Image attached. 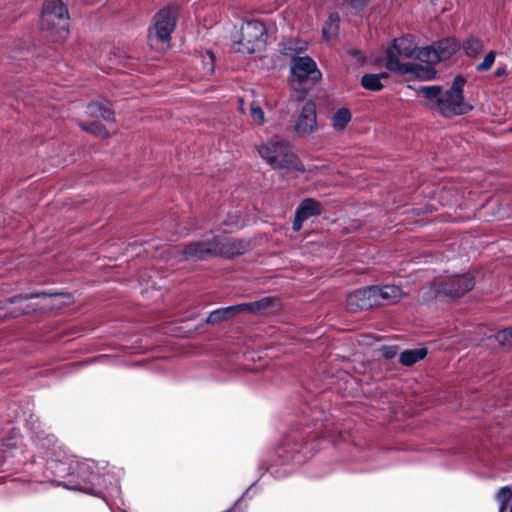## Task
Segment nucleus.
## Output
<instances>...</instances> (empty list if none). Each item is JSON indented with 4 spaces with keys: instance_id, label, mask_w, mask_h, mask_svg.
Listing matches in <instances>:
<instances>
[{
    "instance_id": "nucleus-1",
    "label": "nucleus",
    "mask_w": 512,
    "mask_h": 512,
    "mask_svg": "<svg viewBox=\"0 0 512 512\" xmlns=\"http://www.w3.org/2000/svg\"><path fill=\"white\" fill-rule=\"evenodd\" d=\"M465 84L466 79L458 75L444 94H442V87L438 85L421 86L418 92L426 97V105L430 109L437 111L445 118H451L465 115L473 109L472 105L465 102L463 94Z\"/></svg>"
},
{
    "instance_id": "nucleus-2",
    "label": "nucleus",
    "mask_w": 512,
    "mask_h": 512,
    "mask_svg": "<svg viewBox=\"0 0 512 512\" xmlns=\"http://www.w3.org/2000/svg\"><path fill=\"white\" fill-rule=\"evenodd\" d=\"M250 248V242L243 239L214 236L211 239L190 242L183 249L186 260H203L221 256L234 258L244 254Z\"/></svg>"
},
{
    "instance_id": "nucleus-3",
    "label": "nucleus",
    "mask_w": 512,
    "mask_h": 512,
    "mask_svg": "<svg viewBox=\"0 0 512 512\" xmlns=\"http://www.w3.org/2000/svg\"><path fill=\"white\" fill-rule=\"evenodd\" d=\"M417 47L413 43V40L410 37H400L394 39L392 45L386 50V68L394 73L404 75L408 73H415L420 76V73L417 71L420 68L425 72V77L427 79H432L435 77L436 71L432 68L420 67L419 65L413 63H401L399 58H414Z\"/></svg>"
},
{
    "instance_id": "nucleus-4",
    "label": "nucleus",
    "mask_w": 512,
    "mask_h": 512,
    "mask_svg": "<svg viewBox=\"0 0 512 512\" xmlns=\"http://www.w3.org/2000/svg\"><path fill=\"white\" fill-rule=\"evenodd\" d=\"M274 453L277 461L265 469L271 477H282L286 475V470H283V473H281L280 470L274 471L273 467L277 464L288 463L302 465L312 456V447L311 444L304 441L301 434L293 433L286 437L284 443Z\"/></svg>"
},
{
    "instance_id": "nucleus-5",
    "label": "nucleus",
    "mask_w": 512,
    "mask_h": 512,
    "mask_svg": "<svg viewBox=\"0 0 512 512\" xmlns=\"http://www.w3.org/2000/svg\"><path fill=\"white\" fill-rule=\"evenodd\" d=\"M260 156L274 169H287L304 172L305 167L293 153L288 142L272 139L266 145L259 147Z\"/></svg>"
},
{
    "instance_id": "nucleus-6",
    "label": "nucleus",
    "mask_w": 512,
    "mask_h": 512,
    "mask_svg": "<svg viewBox=\"0 0 512 512\" xmlns=\"http://www.w3.org/2000/svg\"><path fill=\"white\" fill-rule=\"evenodd\" d=\"M291 73L294 88L303 93L308 92L322 77L315 61L308 56H295L291 61Z\"/></svg>"
},
{
    "instance_id": "nucleus-7",
    "label": "nucleus",
    "mask_w": 512,
    "mask_h": 512,
    "mask_svg": "<svg viewBox=\"0 0 512 512\" xmlns=\"http://www.w3.org/2000/svg\"><path fill=\"white\" fill-rule=\"evenodd\" d=\"M178 7L169 6L161 9L154 16V25L149 29L148 42L151 47L164 44L170 41L171 34L176 27Z\"/></svg>"
},
{
    "instance_id": "nucleus-8",
    "label": "nucleus",
    "mask_w": 512,
    "mask_h": 512,
    "mask_svg": "<svg viewBox=\"0 0 512 512\" xmlns=\"http://www.w3.org/2000/svg\"><path fill=\"white\" fill-rule=\"evenodd\" d=\"M241 38L233 42L232 49L236 53L252 54L259 43L265 41L266 28L257 20L248 21L241 27Z\"/></svg>"
},
{
    "instance_id": "nucleus-9",
    "label": "nucleus",
    "mask_w": 512,
    "mask_h": 512,
    "mask_svg": "<svg viewBox=\"0 0 512 512\" xmlns=\"http://www.w3.org/2000/svg\"><path fill=\"white\" fill-rule=\"evenodd\" d=\"M475 286L474 276L470 273L450 276L438 284L437 293L449 300L463 297Z\"/></svg>"
},
{
    "instance_id": "nucleus-10",
    "label": "nucleus",
    "mask_w": 512,
    "mask_h": 512,
    "mask_svg": "<svg viewBox=\"0 0 512 512\" xmlns=\"http://www.w3.org/2000/svg\"><path fill=\"white\" fill-rule=\"evenodd\" d=\"M43 24L49 25L53 20L58 21V37H68L69 34V15L64 3L60 0H47L43 4L42 15Z\"/></svg>"
},
{
    "instance_id": "nucleus-11",
    "label": "nucleus",
    "mask_w": 512,
    "mask_h": 512,
    "mask_svg": "<svg viewBox=\"0 0 512 512\" xmlns=\"http://www.w3.org/2000/svg\"><path fill=\"white\" fill-rule=\"evenodd\" d=\"M372 286L357 289L351 292L346 299L347 308L352 313L376 307V300Z\"/></svg>"
},
{
    "instance_id": "nucleus-12",
    "label": "nucleus",
    "mask_w": 512,
    "mask_h": 512,
    "mask_svg": "<svg viewBox=\"0 0 512 512\" xmlns=\"http://www.w3.org/2000/svg\"><path fill=\"white\" fill-rule=\"evenodd\" d=\"M50 484L52 487L62 486L64 489L69 491L81 492L87 495L101 498L107 504L111 512H127L125 509L120 507H117L116 509L111 506L107 500L106 495L100 489L95 488V482H50Z\"/></svg>"
},
{
    "instance_id": "nucleus-13",
    "label": "nucleus",
    "mask_w": 512,
    "mask_h": 512,
    "mask_svg": "<svg viewBox=\"0 0 512 512\" xmlns=\"http://www.w3.org/2000/svg\"><path fill=\"white\" fill-rule=\"evenodd\" d=\"M317 128L316 106L313 102L303 105L295 124V131L299 136H307Z\"/></svg>"
},
{
    "instance_id": "nucleus-14",
    "label": "nucleus",
    "mask_w": 512,
    "mask_h": 512,
    "mask_svg": "<svg viewBox=\"0 0 512 512\" xmlns=\"http://www.w3.org/2000/svg\"><path fill=\"white\" fill-rule=\"evenodd\" d=\"M321 212V204L318 201L313 198L304 199L295 211L292 229L295 232L300 231L304 221L312 216L320 215Z\"/></svg>"
},
{
    "instance_id": "nucleus-15",
    "label": "nucleus",
    "mask_w": 512,
    "mask_h": 512,
    "mask_svg": "<svg viewBox=\"0 0 512 512\" xmlns=\"http://www.w3.org/2000/svg\"><path fill=\"white\" fill-rule=\"evenodd\" d=\"M279 306L275 297H263L260 300L237 304L239 313L247 312L254 315H265Z\"/></svg>"
},
{
    "instance_id": "nucleus-16",
    "label": "nucleus",
    "mask_w": 512,
    "mask_h": 512,
    "mask_svg": "<svg viewBox=\"0 0 512 512\" xmlns=\"http://www.w3.org/2000/svg\"><path fill=\"white\" fill-rule=\"evenodd\" d=\"M376 306L396 303L402 297V290L395 285L372 286Z\"/></svg>"
},
{
    "instance_id": "nucleus-17",
    "label": "nucleus",
    "mask_w": 512,
    "mask_h": 512,
    "mask_svg": "<svg viewBox=\"0 0 512 512\" xmlns=\"http://www.w3.org/2000/svg\"><path fill=\"white\" fill-rule=\"evenodd\" d=\"M259 482L252 484L238 497L233 505L223 512H247L248 503L263 489L258 485Z\"/></svg>"
},
{
    "instance_id": "nucleus-18",
    "label": "nucleus",
    "mask_w": 512,
    "mask_h": 512,
    "mask_svg": "<svg viewBox=\"0 0 512 512\" xmlns=\"http://www.w3.org/2000/svg\"><path fill=\"white\" fill-rule=\"evenodd\" d=\"M5 482H0V484H4ZM21 486H17L14 488H9L4 485H0V499H10L19 495H28L32 493L40 492V489L33 488L30 484L32 482H19Z\"/></svg>"
},
{
    "instance_id": "nucleus-19",
    "label": "nucleus",
    "mask_w": 512,
    "mask_h": 512,
    "mask_svg": "<svg viewBox=\"0 0 512 512\" xmlns=\"http://www.w3.org/2000/svg\"><path fill=\"white\" fill-rule=\"evenodd\" d=\"M436 55L439 57V62L449 59L457 50L458 44L452 38H444L438 42L433 43Z\"/></svg>"
},
{
    "instance_id": "nucleus-20",
    "label": "nucleus",
    "mask_w": 512,
    "mask_h": 512,
    "mask_svg": "<svg viewBox=\"0 0 512 512\" xmlns=\"http://www.w3.org/2000/svg\"><path fill=\"white\" fill-rule=\"evenodd\" d=\"M237 314H239L237 304L228 307H222L212 311L206 318L205 322L207 324H216L222 321L230 320Z\"/></svg>"
},
{
    "instance_id": "nucleus-21",
    "label": "nucleus",
    "mask_w": 512,
    "mask_h": 512,
    "mask_svg": "<svg viewBox=\"0 0 512 512\" xmlns=\"http://www.w3.org/2000/svg\"><path fill=\"white\" fill-rule=\"evenodd\" d=\"M498 512H512V491L509 486L501 487L495 494Z\"/></svg>"
},
{
    "instance_id": "nucleus-22",
    "label": "nucleus",
    "mask_w": 512,
    "mask_h": 512,
    "mask_svg": "<svg viewBox=\"0 0 512 512\" xmlns=\"http://www.w3.org/2000/svg\"><path fill=\"white\" fill-rule=\"evenodd\" d=\"M426 355L427 349L425 348L405 350L400 354L399 361L404 366H412L413 364L424 359Z\"/></svg>"
},
{
    "instance_id": "nucleus-23",
    "label": "nucleus",
    "mask_w": 512,
    "mask_h": 512,
    "mask_svg": "<svg viewBox=\"0 0 512 512\" xmlns=\"http://www.w3.org/2000/svg\"><path fill=\"white\" fill-rule=\"evenodd\" d=\"M387 77V73L365 74L361 78V85L370 91H380L384 87L381 83V79Z\"/></svg>"
},
{
    "instance_id": "nucleus-24",
    "label": "nucleus",
    "mask_w": 512,
    "mask_h": 512,
    "mask_svg": "<svg viewBox=\"0 0 512 512\" xmlns=\"http://www.w3.org/2000/svg\"><path fill=\"white\" fill-rule=\"evenodd\" d=\"M351 118L352 115L348 108H340L332 116V126L336 131H343Z\"/></svg>"
},
{
    "instance_id": "nucleus-25",
    "label": "nucleus",
    "mask_w": 512,
    "mask_h": 512,
    "mask_svg": "<svg viewBox=\"0 0 512 512\" xmlns=\"http://www.w3.org/2000/svg\"><path fill=\"white\" fill-rule=\"evenodd\" d=\"M484 44L483 41L476 37H469L462 44V49L465 54L470 58H475L479 55V53L483 50Z\"/></svg>"
},
{
    "instance_id": "nucleus-26",
    "label": "nucleus",
    "mask_w": 512,
    "mask_h": 512,
    "mask_svg": "<svg viewBox=\"0 0 512 512\" xmlns=\"http://www.w3.org/2000/svg\"><path fill=\"white\" fill-rule=\"evenodd\" d=\"M414 58L427 64H436L439 62V57L435 53L433 44L431 46L417 48Z\"/></svg>"
},
{
    "instance_id": "nucleus-27",
    "label": "nucleus",
    "mask_w": 512,
    "mask_h": 512,
    "mask_svg": "<svg viewBox=\"0 0 512 512\" xmlns=\"http://www.w3.org/2000/svg\"><path fill=\"white\" fill-rule=\"evenodd\" d=\"M79 126L82 130L91 133L95 136L106 138L109 136L106 127L98 121H92L91 123L80 122Z\"/></svg>"
},
{
    "instance_id": "nucleus-28",
    "label": "nucleus",
    "mask_w": 512,
    "mask_h": 512,
    "mask_svg": "<svg viewBox=\"0 0 512 512\" xmlns=\"http://www.w3.org/2000/svg\"><path fill=\"white\" fill-rule=\"evenodd\" d=\"M58 295H61V293L45 292V291L34 292V293H24V294H18V295L10 297L7 300V302L10 304H15V303L22 302V301L32 299V298H45V297H53V296H58Z\"/></svg>"
},
{
    "instance_id": "nucleus-29",
    "label": "nucleus",
    "mask_w": 512,
    "mask_h": 512,
    "mask_svg": "<svg viewBox=\"0 0 512 512\" xmlns=\"http://www.w3.org/2000/svg\"><path fill=\"white\" fill-rule=\"evenodd\" d=\"M58 21L53 20L51 24L44 25L43 17H41L40 27L43 32L46 33V37L50 38L53 42H60L65 40L67 37H58L57 33Z\"/></svg>"
},
{
    "instance_id": "nucleus-30",
    "label": "nucleus",
    "mask_w": 512,
    "mask_h": 512,
    "mask_svg": "<svg viewBox=\"0 0 512 512\" xmlns=\"http://www.w3.org/2000/svg\"><path fill=\"white\" fill-rule=\"evenodd\" d=\"M339 16L337 13L330 14L328 21L323 26V34L327 38H331L337 34Z\"/></svg>"
},
{
    "instance_id": "nucleus-31",
    "label": "nucleus",
    "mask_w": 512,
    "mask_h": 512,
    "mask_svg": "<svg viewBox=\"0 0 512 512\" xmlns=\"http://www.w3.org/2000/svg\"><path fill=\"white\" fill-rule=\"evenodd\" d=\"M495 339L498 343L506 347L507 349L512 348V326L503 330H500L496 335Z\"/></svg>"
},
{
    "instance_id": "nucleus-32",
    "label": "nucleus",
    "mask_w": 512,
    "mask_h": 512,
    "mask_svg": "<svg viewBox=\"0 0 512 512\" xmlns=\"http://www.w3.org/2000/svg\"><path fill=\"white\" fill-rule=\"evenodd\" d=\"M496 54L494 51L487 53L481 63L476 66V70L479 72H486L490 70L495 62Z\"/></svg>"
},
{
    "instance_id": "nucleus-33",
    "label": "nucleus",
    "mask_w": 512,
    "mask_h": 512,
    "mask_svg": "<svg viewBox=\"0 0 512 512\" xmlns=\"http://www.w3.org/2000/svg\"><path fill=\"white\" fill-rule=\"evenodd\" d=\"M100 118L108 122L115 121V113L108 101H101Z\"/></svg>"
},
{
    "instance_id": "nucleus-34",
    "label": "nucleus",
    "mask_w": 512,
    "mask_h": 512,
    "mask_svg": "<svg viewBox=\"0 0 512 512\" xmlns=\"http://www.w3.org/2000/svg\"><path fill=\"white\" fill-rule=\"evenodd\" d=\"M202 64H203V73L210 74L214 71V55L211 52H206L202 56Z\"/></svg>"
},
{
    "instance_id": "nucleus-35",
    "label": "nucleus",
    "mask_w": 512,
    "mask_h": 512,
    "mask_svg": "<svg viewBox=\"0 0 512 512\" xmlns=\"http://www.w3.org/2000/svg\"><path fill=\"white\" fill-rule=\"evenodd\" d=\"M251 117L253 121L259 125L264 123V111L260 106L251 105Z\"/></svg>"
},
{
    "instance_id": "nucleus-36",
    "label": "nucleus",
    "mask_w": 512,
    "mask_h": 512,
    "mask_svg": "<svg viewBox=\"0 0 512 512\" xmlns=\"http://www.w3.org/2000/svg\"><path fill=\"white\" fill-rule=\"evenodd\" d=\"M101 102H91L87 105L86 114L93 118H100Z\"/></svg>"
},
{
    "instance_id": "nucleus-37",
    "label": "nucleus",
    "mask_w": 512,
    "mask_h": 512,
    "mask_svg": "<svg viewBox=\"0 0 512 512\" xmlns=\"http://www.w3.org/2000/svg\"><path fill=\"white\" fill-rule=\"evenodd\" d=\"M344 4L353 9L355 12H359L367 5L369 0H343Z\"/></svg>"
},
{
    "instance_id": "nucleus-38",
    "label": "nucleus",
    "mask_w": 512,
    "mask_h": 512,
    "mask_svg": "<svg viewBox=\"0 0 512 512\" xmlns=\"http://www.w3.org/2000/svg\"><path fill=\"white\" fill-rule=\"evenodd\" d=\"M381 353L384 358L392 359L397 355V348L395 346H383Z\"/></svg>"
},
{
    "instance_id": "nucleus-39",
    "label": "nucleus",
    "mask_w": 512,
    "mask_h": 512,
    "mask_svg": "<svg viewBox=\"0 0 512 512\" xmlns=\"http://www.w3.org/2000/svg\"><path fill=\"white\" fill-rule=\"evenodd\" d=\"M110 484L114 486V491L111 495L117 496L120 493V486L118 485L119 482H110Z\"/></svg>"
},
{
    "instance_id": "nucleus-40",
    "label": "nucleus",
    "mask_w": 512,
    "mask_h": 512,
    "mask_svg": "<svg viewBox=\"0 0 512 512\" xmlns=\"http://www.w3.org/2000/svg\"><path fill=\"white\" fill-rule=\"evenodd\" d=\"M507 74V71L504 67H500L498 68L496 71H495V76L496 77H501V76H505Z\"/></svg>"
},
{
    "instance_id": "nucleus-41",
    "label": "nucleus",
    "mask_w": 512,
    "mask_h": 512,
    "mask_svg": "<svg viewBox=\"0 0 512 512\" xmlns=\"http://www.w3.org/2000/svg\"><path fill=\"white\" fill-rule=\"evenodd\" d=\"M349 53L350 55L357 57L358 60L362 59L361 53L358 50H350Z\"/></svg>"
},
{
    "instance_id": "nucleus-42",
    "label": "nucleus",
    "mask_w": 512,
    "mask_h": 512,
    "mask_svg": "<svg viewBox=\"0 0 512 512\" xmlns=\"http://www.w3.org/2000/svg\"><path fill=\"white\" fill-rule=\"evenodd\" d=\"M4 446L8 448H12L15 446V443L12 442V439H7L5 443H3Z\"/></svg>"
},
{
    "instance_id": "nucleus-43",
    "label": "nucleus",
    "mask_w": 512,
    "mask_h": 512,
    "mask_svg": "<svg viewBox=\"0 0 512 512\" xmlns=\"http://www.w3.org/2000/svg\"><path fill=\"white\" fill-rule=\"evenodd\" d=\"M510 488H511V491H512V485H508Z\"/></svg>"
}]
</instances>
